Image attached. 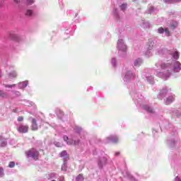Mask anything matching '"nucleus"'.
Wrapping results in <instances>:
<instances>
[{
  "label": "nucleus",
  "instance_id": "obj_1",
  "mask_svg": "<svg viewBox=\"0 0 181 181\" xmlns=\"http://www.w3.org/2000/svg\"><path fill=\"white\" fill-rule=\"evenodd\" d=\"M25 155L27 158H33V159H35V160H39V156L40 153H39V151H37L35 148H31L25 152Z\"/></svg>",
  "mask_w": 181,
  "mask_h": 181
},
{
  "label": "nucleus",
  "instance_id": "obj_2",
  "mask_svg": "<svg viewBox=\"0 0 181 181\" xmlns=\"http://www.w3.org/2000/svg\"><path fill=\"white\" fill-rule=\"evenodd\" d=\"M18 131L20 134H27L29 132V126L21 124L18 127Z\"/></svg>",
  "mask_w": 181,
  "mask_h": 181
},
{
  "label": "nucleus",
  "instance_id": "obj_3",
  "mask_svg": "<svg viewBox=\"0 0 181 181\" xmlns=\"http://www.w3.org/2000/svg\"><path fill=\"white\" fill-rule=\"evenodd\" d=\"M8 37L13 40H16V42H21V36L13 33V31L8 33Z\"/></svg>",
  "mask_w": 181,
  "mask_h": 181
},
{
  "label": "nucleus",
  "instance_id": "obj_4",
  "mask_svg": "<svg viewBox=\"0 0 181 181\" xmlns=\"http://www.w3.org/2000/svg\"><path fill=\"white\" fill-rule=\"evenodd\" d=\"M31 129L32 131H37V129H39V126L37 125V121H36V119L35 118L32 119Z\"/></svg>",
  "mask_w": 181,
  "mask_h": 181
},
{
  "label": "nucleus",
  "instance_id": "obj_5",
  "mask_svg": "<svg viewBox=\"0 0 181 181\" xmlns=\"http://www.w3.org/2000/svg\"><path fill=\"white\" fill-rule=\"evenodd\" d=\"M107 140L112 142V144H117L118 142V137L117 136H110L107 137Z\"/></svg>",
  "mask_w": 181,
  "mask_h": 181
},
{
  "label": "nucleus",
  "instance_id": "obj_6",
  "mask_svg": "<svg viewBox=\"0 0 181 181\" xmlns=\"http://www.w3.org/2000/svg\"><path fill=\"white\" fill-rule=\"evenodd\" d=\"M173 101H175V98H173V96H170L167 98L166 101H165V103L167 105H169V104H171V103Z\"/></svg>",
  "mask_w": 181,
  "mask_h": 181
},
{
  "label": "nucleus",
  "instance_id": "obj_7",
  "mask_svg": "<svg viewBox=\"0 0 181 181\" xmlns=\"http://www.w3.org/2000/svg\"><path fill=\"white\" fill-rule=\"evenodd\" d=\"M144 110H146V111H147V112H151V113L154 112L153 109H152V107H151L148 105L144 106Z\"/></svg>",
  "mask_w": 181,
  "mask_h": 181
},
{
  "label": "nucleus",
  "instance_id": "obj_8",
  "mask_svg": "<svg viewBox=\"0 0 181 181\" xmlns=\"http://www.w3.org/2000/svg\"><path fill=\"white\" fill-rule=\"evenodd\" d=\"M141 64H142V59H137L134 62V66H141Z\"/></svg>",
  "mask_w": 181,
  "mask_h": 181
},
{
  "label": "nucleus",
  "instance_id": "obj_9",
  "mask_svg": "<svg viewBox=\"0 0 181 181\" xmlns=\"http://www.w3.org/2000/svg\"><path fill=\"white\" fill-rule=\"evenodd\" d=\"M60 158H67V151H63L62 153H59Z\"/></svg>",
  "mask_w": 181,
  "mask_h": 181
},
{
  "label": "nucleus",
  "instance_id": "obj_10",
  "mask_svg": "<svg viewBox=\"0 0 181 181\" xmlns=\"http://www.w3.org/2000/svg\"><path fill=\"white\" fill-rule=\"evenodd\" d=\"M25 15L26 16H33V15L35 14L33 13V11L32 10H27Z\"/></svg>",
  "mask_w": 181,
  "mask_h": 181
},
{
  "label": "nucleus",
  "instance_id": "obj_11",
  "mask_svg": "<svg viewBox=\"0 0 181 181\" xmlns=\"http://www.w3.org/2000/svg\"><path fill=\"white\" fill-rule=\"evenodd\" d=\"M84 180V177H83L82 174H80L76 177V181H83Z\"/></svg>",
  "mask_w": 181,
  "mask_h": 181
},
{
  "label": "nucleus",
  "instance_id": "obj_12",
  "mask_svg": "<svg viewBox=\"0 0 181 181\" xmlns=\"http://www.w3.org/2000/svg\"><path fill=\"white\" fill-rule=\"evenodd\" d=\"M174 59H179V53L177 52H175L173 54Z\"/></svg>",
  "mask_w": 181,
  "mask_h": 181
},
{
  "label": "nucleus",
  "instance_id": "obj_13",
  "mask_svg": "<svg viewBox=\"0 0 181 181\" xmlns=\"http://www.w3.org/2000/svg\"><path fill=\"white\" fill-rule=\"evenodd\" d=\"M8 94L6 93L3 92L2 90H0V97H2L3 98L5 97H7Z\"/></svg>",
  "mask_w": 181,
  "mask_h": 181
},
{
  "label": "nucleus",
  "instance_id": "obj_14",
  "mask_svg": "<svg viewBox=\"0 0 181 181\" xmlns=\"http://www.w3.org/2000/svg\"><path fill=\"white\" fill-rule=\"evenodd\" d=\"M9 77L10 78H15L16 77V71H12L10 74H9Z\"/></svg>",
  "mask_w": 181,
  "mask_h": 181
},
{
  "label": "nucleus",
  "instance_id": "obj_15",
  "mask_svg": "<svg viewBox=\"0 0 181 181\" xmlns=\"http://www.w3.org/2000/svg\"><path fill=\"white\" fill-rule=\"evenodd\" d=\"M120 9L122 11H125L127 9V4H123L120 6Z\"/></svg>",
  "mask_w": 181,
  "mask_h": 181
},
{
  "label": "nucleus",
  "instance_id": "obj_16",
  "mask_svg": "<svg viewBox=\"0 0 181 181\" xmlns=\"http://www.w3.org/2000/svg\"><path fill=\"white\" fill-rule=\"evenodd\" d=\"M164 32H165L167 36H170V32L169 31V28H165L164 30Z\"/></svg>",
  "mask_w": 181,
  "mask_h": 181
},
{
  "label": "nucleus",
  "instance_id": "obj_17",
  "mask_svg": "<svg viewBox=\"0 0 181 181\" xmlns=\"http://www.w3.org/2000/svg\"><path fill=\"white\" fill-rule=\"evenodd\" d=\"M9 168H15V162L11 161L8 164Z\"/></svg>",
  "mask_w": 181,
  "mask_h": 181
},
{
  "label": "nucleus",
  "instance_id": "obj_18",
  "mask_svg": "<svg viewBox=\"0 0 181 181\" xmlns=\"http://www.w3.org/2000/svg\"><path fill=\"white\" fill-rule=\"evenodd\" d=\"M158 33H163V32H165V29H163V28L160 27L158 29Z\"/></svg>",
  "mask_w": 181,
  "mask_h": 181
},
{
  "label": "nucleus",
  "instance_id": "obj_19",
  "mask_svg": "<svg viewBox=\"0 0 181 181\" xmlns=\"http://www.w3.org/2000/svg\"><path fill=\"white\" fill-rule=\"evenodd\" d=\"M35 2L34 0H26L27 5H32Z\"/></svg>",
  "mask_w": 181,
  "mask_h": 181
},
{
  "label": "nucleus",
  "instance_id": "obj_20",
  "mask_svg": "<svg viewBox=\"0 0 181 181\" xmlns=\"http://www.w3.org/2000/svg\"><path fill=\"white\" fill-rule=\"evenodd\" d=\"M66 144H67L68 145H73L74 141H73L72 139H69V140H68V141H66Z\"/></svg>",
  "mask_w": 181,
  "mask_h": 181
},
{
  "label": "nucleus",
  "instance_id": "obj_21",
  "mask_svg": "<svg viewBox=\"0 0 181 181\" xmlns=\"http://www.w3.org/2000/svg\"><path fill=\"white\" fill-rule=\"evenodd\" d=\"M17 119L18 122H22V121H23V117L19 116Z\"/></svg>",
  "mask_w": 181,
  "mask_h": 181
},
{
  "label": "nucleus",
  "instance_id": "obj_22",
  "mask_svg": "<svg viewBox=\"0 0 181 181\" xmlns=\"http://www.w3.org/2000/svg\"><path fill=\"white\" fill-rule=\"evenodd\" d=\"M177 23H173L171 25V28H173V29H175V28H177Z\"/></svg>",
  "mask_w": 181,
  "mask_h": 181
},
{
  "label": "nucleus",
  "instance_id": "obj_23",
  "mask_svg": "<svg viewBox=\"0 0 181 181\" xmlns=\"http://www.w3.org/2000/svg\"><path fill=\"white\" fill-rule=\"evenodd\" d=\"M0 176H4V169L0 168Z\"/></svg>",
  "mask_w": 181,
  "mask_h": 181
},
{
  "label": "nucleus",
  "instance_id": "obj_24",
  "mask_svg": "<svg viewBox=\"0 0 181 181\" xmlns=\"http://www.w3.org/2000/svg\"><path fill=\"white\" fill-rule=\"evenodd\" d=\"M5 87L8 88H12V87H15V85H6Z\"/></svg>",
  "mask_w": 181,
  "mask_h": 181
},
{
  "label": "nucleus",
  "instance_id": "obj_25",
  "mask_svg": "<svg viewBox=\"0 0 181 181\" xmlns=\"http://www.w3.org/2000/svg\"><path fill=\"white\" fill-rule=\"evenodd\" d=\"M64 141L65 142H67V141H69V136H64Z\"/></svg>",
  "mask_w": 181,
  "mask_h": 181
},
{
  "label": "nucleus",
  "instance_id": "obj_26",
  "mask_svg": "<svg viewBox=\"0 0 181 181\" xmlns=\"http://www.w3.org/2000/svg\"><path fill=\"white\" fill-rule=\"evenodd\" d=\"M73 144L74 145H78V144H80V141H74Z\"/></svg>",
  "mask_w": 181,
  "mask_h": 181
},
{
  "label": "nucleus",
  "instance_id": "obj_27",
  "mask_svg": "<svg viewBox=\"0 0 181 181\" xmlns=\"http://www.w3.org/2000/svg\"><path fill=\"white\" fill-rule=\"evenodd\" d=\"M13 1H14L16 4H19V2H21V0H13Z\"/></svg>",
  "mask_w": 181,
  "mask_h": 181
},
{
  "label": "nucleus",
  "instance_id": "obj_28",
  "mask_svg": "<svg viewBox=\"0 0 181 181\" xmlns=\"http://www.w3.org/2000/svg\"><path fill=\"white\" fill-rule=\"evenodd\" d=\"M119 151L115 153V156H118L119 155Z\"/></svg>",
  "mask_w": 181,
  "mask_h": 181
},
{
  "label": "nucleus",
  "instance_id": "obj_29",
  "mask_svg": "<svg viewBox=\"0 0 181 181\" xmlns=\"http://www.w3.org/2000/svg\"><path fill=\"white\" fill-rule=\"evenodd\" d=\"M175 70H180V66H179L178 68H175Z\"/></svg>",
  "mask_w": 181,
  "mask_h": 181
},
{
  "label": "nucleus",
  "instance_id": "obj_30",
  "mask_svg": "<svg viewBox=\"0 0 181 181\" xmlns=\"http://www.w3.org/2000/svg\"><path fill=\"white\" fill-rule=\"evenodd\" d=\"M123 48L124 49V52L127 50V47H123Z\"/></svg>",
  "mask_w": 181,
  "mask_h": 181
},
{
  "label": "nucleus",
  "instance_id": "obj_31",
  "mask_svg": "<svg viewBox=\"0 0 181 181\" xmlns=\"http://www.w3.org/2000/svg\"><path fill=\"white\" fill-rule=\"evenodd\" d=\"M112 63H114L115 62V59H112Z\"/></svg>",
  "mask_w": 181,
  "mask_h": 181
},
{
  "label": "nucleus",
  "instance_id": "obj_32",
  "mask_svg": "<svg viewBox=\"0 0 181 181\" xmlns=\"http://www.w3.org/2000/svg\"><path fill=\"white\" fill-rule=\"evenodd\" d=\"M176 180H177V181H180V180H179L178 178H176Z\"/></svg>",
  "mask_w": 181,
  "mask_h": 181
}]
</instances>
